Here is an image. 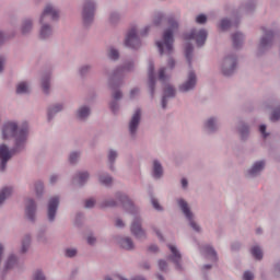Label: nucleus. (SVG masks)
<instances>
[{"instance_id":"obj_53","label":"nucleus","mask_w":280,"mask_h":280,"mask_svg":"<svg viewBox=\"0 0 280 280\" xmlns=\"http://www.w3.org/2000/svg\"><path fill=\"white\" fill-rule=\"evenodd\" d=\"M159 54H160V56H167V58H168L167 66L170 69H174L176 67V60H174V57H172V56H174V54L167 55L165 52L161 54L160 51H159Z\"/></svg>"},{"instance_id":"obj_26","label":"nucleus","mask_w":280,"mask_h":280,"mask_svg":"<svg viewBox=\"0 0 280 280\" xmlns=\"http://www.w3.org/2000/svg\"><path fill=\"white\" fill-rule=\"evenodd\" d=\"M165 176V168H163V163L159 159H154L151 163V177L153 180H161Z\"/></svg>"},{"instance_id":"obj_50","label":"nucleus","mask_w":280,"mask_h":280,"mask_svg":"<svg viewBox=\"0 0 280 280\" xmlns=\"http://www.w3.org/2000/svg\"><path fill=\"white\" fill-rule=\"evenodd\" d=\"M165 71H166L165 67L160 68L159 74H158L160 82H162L163 84H165V82H170V74H166Z\"/></svg>"},{"instance_id":"obj_10","label":"nucleus","mask_w":280,"mask_h":280,"mask_svg":"<svg viewBox=\"0 0 280 280\" xmlns=\"http://www.w3.org/2000/svg\"><path fill=\"white\" fill-rule=\"evenodd\" d=\"M5 248L3 244L0 243V277L2 280L5 279V275H8L9 270H12L16 266L19 258L14 254H10L8 258L3 262V253Z\"/></svg>"},{"instance_id":"obj_38","label":"nucleus","mask_w":280,"mask_h":280,"mask_svg":"<svg viewBox=\"0 0 280 280\" xmlns=\"http://www.w3.org/2000/svg\"><path fill=\"white\" fill-rule=\"evenodd\" d=\"M98 183L104 185V187H110L113 185V176L106 172L98 173Z\"/></svg>"},{"instance_id":"obj_27","label":"nucleus","mask_w":280,"mask_h":280,"mask_svg":"<svg viewBox=\"0 0 280 280\" xmlns=\"http://www.w3.org/2000/svg\"><path fill=\"white\" fill-rule=\"evenodd\" d=\"M62 110H65V103L50 104L46 109L47 122L51 124V120L56 119V115H58V113H62Z\"/></svg>"},{"instance_id":"obj_17","label":"nucleus","mask_w":280,"mask_h":280,"mask_svg":"<svg viewBox=\"0 0 280 280\" xmlns=\"http://www.w3.org/2000/svg\"><path fill=\"white\" fill-rule=\"evenodd\" d=\"M141 108H136L128 124V132L130 139H137V135H139V126H141Z\"/></svg>"},{"instance_id":"obj_8","label":"nucleus","mask_w":280,"mask_h":280,"mask_svg":"<svg viewBox=\"0 0 280 280\" xmlns=\"http://www.w3.org/2000/svg\"><path fill=\"white\" fill-rule=\"evenodd\" d=\"M238 65L240 60L237 58V54L230 52L220 61L219 71L223 78H233V75H235V71H237Z\"/></svg>"},{"instance_id":"obj_54","label":"nucleus","mask_w":280,"mask_h":280,"mask_svg":"<svg viewBox=\"0 0 280 280\" xmlns=\"http://www.w3.org/2000/svg\"><path fill=\"white\" fill-rule=\"evenodd\" d=\"M151 205L155 211H164L163 206L159 203V199L154 198V196H151Z\"/></svg>"},{"instance_id":"obj_20","label":"nucleus","mask_w":280,"mask_h":280,"mask_svg":"<svg viewBox=\"0 0 280 280\" xmlns=\"http://www.w3.org/2000/svg\"><path fill=\"white\" fill-rule=\"evenodd\" d=\"M202 129L206 135H218L220 132V117L209 116L202 122Z\"/></svg>"},{"instance_id":"obj_43","label":"nucleus","mask_w":280,"mask_h":280,"mask_svg":"<svg viewBox=\"0 0 280 280\" xmlns=\"http://www.w3.org/2000/svg\"><path fill=\"white\" fill-rule=\"evenodd\" d=\"M250 255L256 261H261V259H264V250H261L259 245H255L250 248Z\"/></svg>"},{"instance_id":"obj_59","label":"nucleus","mask_w":280,"mask_h":280,"mask_svg":"<svg viewBox=\"0 0 280 280\" xmlns=\"http://www.w3.org/2000/svg\"><path fill=\"white\" fill-rule=\"evenodd\" d=\"M86 242L89 246H95V244H97V237H95V235L93 234H89L86 237Z\"/></svg>"},{"instance_id":"obj_6","label":"nucleus","mask_w":280,"mask_h":280,"mask_svg":"<svg viewBox=\"0 0 280 280\" xmlns=\"http://www.w3.org/2000/svg\"><path fill=\"white\" fill-rule=\"evenodd\" d=\"M97 12V0H83L81 4V23L84 30H91L95 23Z\"/></svg>"},{"instance_id":"obj_24","label":"nucleus","mask_w":280,"mask_h":280,"mask_svg":"<svg viewBox=\"0 0 280 280\" xmlns=\"http://www.w3.org/2000/svg\"><path fill=\"white\" fill-rule=\"evenodd\" d=\"M39 30H38V38L39 40H51L54 38V25L49 22H45L38 20Z\"/></svg>"},{"instance_id":"obj_56","label":"nucleus","mask_w":280,"mask_h":280,"mask_svg":"<svg viewBox=\"0 0 280 280\" xmlns=\"http://www.w3.org/2000/svg\"><path fill=\"white\" fill-rule=\"evenodd\" d=\"M156 77L154 75V63L150 62L148 68V80H155Z\"/></svg>"},{"instance_id":"obj_58","label":"nucleus","mask_w":280,"mask_h":280,"mask_svg":"<svg viewBox=\"0 0 280 280\" xmlns=\"http://www.w3.org/2000/svg\"><path fill=\"white\" fill-rule=\"evenodd\" d=\"M231 250H232V253H240V250H242V243H240V242H233L232 244H231Z\"/></svg>"},{"instance_id":"obj_7","label":"nucleus","mask_w":280,"mask_h":280,"mask_svg":"<svg viewBox=\"0 0 280 280\" xmlns=\"http://www.w3.org/2000/svg\"><path fill=\"white\" fill-rule=\"evenodd\" d=\"M175 202L180 213L185 218L188 226H190L195 231V233H202V228L196 221V213H194V210H191V206H189V202H187L183 197L177 198Z\"/></svg>"},{"instance_id":"obj_22","label":"nucleus","mask_w":280,"mask_h":280,"mask_svg":"<svg viewBox=\"0 0 280 280\" xmlns=\"http://www.w3.org/2000/svg\"><path fill=\"white\" fill-rule=\"evenodd\" d=\"M59 19L60 11L54 4H47L39 16V21L46 23H51V21H58Z\"/></svg>"},{"instance_id":"obj_14","label":"nucleus","mask_w":280,"mask_h":280,"mask_svg":"<svg viewBox=\"0 0 280 280\" xmlns=\"http://www.w3.org/2000/svg\"><path fill=\"white\" fill-rule=\"evenodd\" d=\"M264 170H266V160H258L244 171V176L247 180H255V178H259L264 174Z\"/></svg>"},{"instance_id":"obj_12","label":"nucleus","mask_w":280,"mask_h":280,"mask_svg":"<svg viewBox=\"0 0 280 280\" xmlns=\"http://www.w3.org/2000/svg\"><path fill=\"white\" fill-rule=\"evenodd\" d=\"M60 208V196L56 195L48 199L46 206V220L49 224L56 222V217L58 215V209Z\"/></svg>"},{"instance_id":"obj_35","label":"nucleus","mask_w":280,"mask_h":280,"mask_svg":"<svg viewBox=\"0 0 280 280\" xmlns=\"http://www.w3.org/2000/svg\"><path fill=\"white\" fill-rule=\"evenodd\" d=\"M16 95H30L32 90L30 89V83L27 81H21L15 86Z\"/></svg>"},{"instance_id":"obj_23","label":"nucleus","mask_w":280,"mask_h":280,"mask_svg":"<svg viewBox=\"0 0 280 280\" xmlns=\"http://www.w3.org/2000/svg\"><path fill=\"white\" fill-rule=\"evenodd\" d=\"M93 115V108L89 104H81L74 110V118L81 124H85L88 119H91Z\"/></svg>"},{"instance_id":"obj_44","label":"nucleus","mask_w":280,"mask_h":280,"mask_svg":"<svg viewBox=\"0 0 280 280\" xmlns=\"http://www.w3.org/2000/svg\"><path fill=\"white\" fill-rule=\"evenodd\" d=\"M148 91L151 100L156 95V79H148Z\"/></svg>"},{"instance_id":"obj_39","label":"nucleus","mask_w":280,"mask_h":280,"mask_svg":"<svg viewBox=\"0 0 280 280\" xmlns=\"http://www.w3.org/2000/svg\"><path fill=\"white\" fill-rule=\"evenodd\" d=\"M80 159H82V151L80 150L71 151L68 155V163L70 165H78V163H80Z\"/></svg>"},{"instance_id":"obj_64","label":"nucleus","mask_w":280,"mask_h":280,"mask_svg":"<svg viewBox=\"0 0 280 280\" xmlns=\"http://www.w3.org/2000/svg\"><path fill=\"white\" fill-rule=\"evenodd\" d=\"M115 226L116 229H126V223L121 219H116L115 221Z\"/></svg>"},{"instance_id":"obj_52","label":"nucleus","mask_w":280,"mask_h":280,"mask_svg":"<svg viewBox=\"0 0 280 280\" xmlns=\"http://www.w3.org/2000/svg\"><path fill=\"white\" fill-rule=\"evenodd\" d=\"M271 275L275 277V279H280V260H277L273 264Z\"/></svg>"},{"instance_id":"obj_46","label":"nucleus","mask_w":280,"mask_h":280,"mask_svg":"<svg viewBox=\"0 0 280 280\" xmlns=\"http://www.w3.org/2000/svg\"><path fill=\"white\" fill-rule=\"evenodd\" d=\"M231 25H233V23L229 18H224L219 22L218 27L221 32H229V30H231Z\"/></svg>"},{"instance_id":"obj_32","label":"nucleus","mask_w":280,"mask_h":280,"mask_svg":"<svg viewBox=\"0 0 280 280\" xmlns=\"http://www.w3.org/2000/svg\"><path fill=\"white\" fill-rule=\"evenodd\" d=\"M106 56L110 62H119V60H121V52L119 51V48L115 46H109L106 49Z\"/></svg>"},{"instance_id":"obj_51","label":"nucleus","mask_w":280,"mask_h":280,"mask_svg":"<svg viewBox=\"0 0 280 280\" xmlns=\"http://www.w3.org/2000/svg\"><path fill=\"white\" fill-rule=\"evenodd\" d=\"M207 21H209V18L205 13H200L195 18L197 25H207Z\"/></svg>"},{"instance_id":"obj_19","label":"nucleus","mask_w":280,"mask_h":280,"mask_svg":"<svg viewBox=\"0 0 280 280\" xmlns=\"http://www.w3.org/2000/svg\"><path fill=\"white\" fill-rule=\"evenodd\" d=\"M235 130L241 143H247L250 139V124L246 120L240 119L236 122Z\"/></svg>"},{"instance_id":"obj_45","label":"nucleus","mask_w":280,"mask_h":280,"mask_svg":"<svg viewBox=\"0 0 280 280\" xmlns=\"http://www.w3.org/2000/svg\"><path fill=\"white\" fill-rule=\"evenodd\" d=\"M35 187V194L37 198H43V196L45 195V183H43V180H37L34 184Z\"/></svg>"},{"instance_id":"obj_41","label":"nucleus","mask_w":280,"mask_h":280,"mask_svg":"<svg viewBox=\"0 0 280 280\" xmlns=\"http://www.w3.org/2000/svg\"><path fill=\"white\" fill-rule=\"evenodd\" d=\"M93 71V65L92 63H85L79 67L78 73L80 78H86L89 73Z\"/></svg>"},{"instance_id":"obj_62","label":"nucleus","mask_w":280,"mask_h":280,"mask_svg":"<svg viewBox=\"0 0 280 280\" xmlns=\"http://www.w3.org/2000/svg\"><path fill=\"white\" fill-rule=\"evenodd\" d=\"M243 280H255V275L247 270L243 273Z\"/></svg>"},{"instance_id":"obj_36","label":"nucleus","mask_w":280,"mask_h":280,"mask_svg":"<svg viewBox=\"0 0 280 280\" xmlns=\"http://www.w3.org/2000/svg\"><path fill=\"white\" fill-rule=\"evenodd\" d=\"M244 34L242 32H236L232 34V45L234 49H242V45H244Z\"/></svg>"},{"instance_id":"obj_30","label":"nucleus","mask_w":280,"mask_h":280,"mask_svg":"<svg viewBox=\"0 0 280 280\" xmlns=\"http://www.w3.org/2000/svg\"><path fill=\"white\" fill-rule=\"evenodd\" d=\"M118 246L122 248V250L132 252L137 246L135 245V241L130 236H121L118 238Z\"/></svg>"},{"instance_id":"obj_37","label":"nucleus","mask_w":280,"mask_h":280,"mask_svg":"<svg viewBox=\"0 0 280 280\" xmlns=\"http://www.w3.org/2000/svg\"><path fill=\"white\" fill-rule=\"evenodd\" d=\"M256 8H257L256 0H247L244 4L241 5L240 12H245L246 14H248L250 12H255Z\"/></svg>"},{"instance_id":"obj_63","label":"nucleus","mask_w":280,"mask_h":280,"mask_svg":"<svg viewBox=\"0 0 280 280\" xmlns=\"http://www.w3.org/2000/svg\"><path fill=\"white\" fill-rule=\"evenodd\" d=\"M22 244H24L26 246H31V244H32V234H26L22 240Z\"/></svg>"},{"instance_id":"obj_18","label":"nucleus","mask_w":280,"mask_h":280,"mask_svg":"<svg viewBox=\"0 0 280 280\" xmlns=\"http://www.w3.org/2000/svg\"><path fill=\"white\" fill-rule=\"evenodd\" d=\"M168 248L171 250V255L167 256L168 261L174 264L177 272H185V266H183V254H180V250H178L175 245H168Z\"/></svg>"},{"instance_id":"obj_33","label":"nucleus","mask_w":280,"mask_h":280,"mask_svg":"<svg viewBox=\"0 0 280 280\" xmlns=\"http://www.w3.org/2000/svg\"><path fill=\"white\" fill-rule=\"evenodd\" d=\"M201 255H207L210 257L211 261H218V252L211 245H202L200 247Z\"/></svg>"},{"instance_id":"obj_40","label":"nucleus","mask_w":280,"mask_h":280,"mask_svg":"<svg viewBox=\"0 0 280 280\" xmlns=\"http://www.w3.org/2000/svg\"><path fill=\"white\" fill-rule=\"evenodd\" d=\"M36 240L39 242V244H50L49 236H47V230L46 229H39L36 234Z\"/></svg>"},{"instance_id":"obj_47","label":"nucleus","mask_w":280,"mask_h":280,"mask_svg":"<svg viewBox=\"0 0 280 280\" xmlns=\"http://www.w3.org/2000/svg\"><path fill=\"white\" fill-rule=\"evenodd\" d=\"M164 21H165V13L158 12L154 14L153 25H155V27H161L163 25Z\"/></svg>"},{"instance_id":"obj_13","label":"nucleus","mask_w":280,"mask_h":280,"mask_svg":"<svg viewBox=\"0 0 280 280\" xmlns=\"http://www.w3.org/2000/svg\"><path fill=\"white\" fill-rule=\"evenodd\" d=\"M141 38H139V34L137 33V28H130L124 39V47L127 49H132L133 51H139L142 47Z\"/></svg>"},{"instance_id":"obj_57","label":"nucleus","mask_w":280,"mask_h":280,"mask_svg":"<svg viewBox=\"0 0 280 280\" xmlns=\"http://www.w3.org/2000/svg\"><path fill=\"white\" fill-rule=\"evenodd\" d=\"M140 93H141V89L139 88L131 89L129 92L130 100H135L136 97H139Z\"/></svg>"},{"instance_id":"obj_55","label":"nucleus","mask_w":280,"mask_h":280,"mask_svg":"<svg viewBox=\"0 0 280 280\" xmlns=\"http://www.w3.org/2000/svg\"><path fill=\"white\" fill-rule=\"evenodd\" d=\"M158 266H159V270L161 272H167L168 265L165 259L158 260Z\"/></svg>"},{"instance_id":"obj_42","label":"nucleus","mask_w":280,"mask_h":280,"mask_svg":"<svg viewBox=\"0 0 280 280\" xmlns=\"http://www.w3.org/2000/svg\"><path fill=\"white\" fill-rule=\"evenodd\" d=\"M12 196V188L4 187L0 190V207H3L5 205V200Z\"/></svg>"},{"instance_id":"obj_3","label":"nucleus","mask_w":280,"mask_h":280,"mask_svg":"<svg viewBox=\"0 0 280 280\" xmlns=\"http://www.w3.org/2000/svg\"><path fill=\"white\" fill-rule=\"evenodd\" d=\"M30 141V122L24 121L20 126V132L13 138L12 147L0 144V172L4 174L8 170V162L12 156H19L27 152V143Z\"/></svg>"},{"instance_id":"obj_49","label":"nucleus","mask_w":280,"mask_h":280,"mask_svg":"<svg viewBox=\"0 0 280 280\" xmlns=\"http://www.w3.org/2000/svg\"><path fill=\"white\" fill-rule=\"evenodd\" d=\"M32 280H47V275L43 269H36L32 273Z\"/></svg>"},{"instance_id":"obj_9","label":"nucleus","mask_w":280,"mask_h":280,"mask_svg":"<svg viewBox=\"0 0 280 280\" xmlns=\"http://www.w3.org/2000/svg\"><path fill=\"white\" fill-rule=\"evenodd\" d=\"M275 47V31L262 27V35L259 38L256 55L266 56Z\"/></svg>"},{"instance_id":"obj_34","label":"nucleus","mask_w":280,"mask_h":280,"mask_svg":"<svg viewBox=\"0 0 280 280\" xmlns=\"http://www.w3.org/2000/svg\"><path fill=\"white\" fill-rule=\"evenodd\" d=\"M121 19H122L121 12L114 10L109 12L107 21L109 25H112V27H117V25L121 23Z\"/></svg>"},{"instance_id":"obj_2","label":"nucleus","mask_w":280,"mask_h":280,"mask_svg":"<svg viewBox=\"0 0 280 280\" xmlns=\"http://www.w3.org/2000/svg\"><path fill=\"white\" fill-rule=\"evenodd\" d=\"M135 71H137V60L127 59L109 74L107 86L112 92L108 108L112 114L119 115L121 100H124V91L120 90L124 86V78H126V73H135Z\"/></svg>"},{"instance_id":"obj_48","label":"nucleus","mask_w":280,"mask_h":280,"mask_svg":"<svg viewBox=\"0 0 280 280\" xmlns=\"http://www.w3.org/2000/svg\"><path fill=\"white\" fill-rule=\"evenodd\" d=\"M63 256L66 259H75L78 257V248L75 247H67L63 249Z\"/></svg>"},{"instance_id":"obj_28","label":"nucleus","mask_w":280,"mask_h":280,"mask_svg":"<svg viewBox=\"0 0 280 280\" xmlns=\"http://www.w3.org/2000/svg\"><path fill=\"white\" fill-rule=\"evenodd\" d=\"M40 86L44 95H49V93H51V71L43 72Z\"/></svg>"},{"instance_id":"obj_25","label":"nucleus","mask_w":280,"mask_h":280,"mask_svg":"<svg viewBox=\"0 0 280 280\" xmlns=\"http://www.w3.org/2000/svg\"><path fill=\"white\" fill-rule=\"evenodd\" d=\"M34 18L26 16L23 18L20 24V34L23 38H30V36L34 33Z\"/></svg>"},{"instance_id":"obj_21","label":"nucleus","mask_w":280,"mask_h":280,"mask_svg":"<svg viewBox=\"0 0 280 280\" xmlns=\"http://www.w3.org/2000/svg\"><path fill=\"white\" fill-rule=\"evenodd\" d=\"M174 97H176V86L172 85V83H165L162 89L161 108L167 110V104Z\"/></svg>"},{"instance_id":"obj_5","label":"nucleus","mask_w":280,"mask_h":280,"mask_svg":"<svg viewBox=\"0 0 280 280\" xmlns=\"http://www.w3.org/2000/svg\"><path fill=\"white\" fill-rule=\"evenodd\" d=\"M168 27L164 30L162 35V40L155 43L159 51L161 54H166L167 56L174 54V31L178 30V20L173 15L167 19Z\"/></svg>"},{"instance_id":"obj_16","label":"nucleus","mask_w":280,"mask_h":280,"mask_svg":"<svg viewBox=\"0 0 280 280\" xmlns=\"http://www.w3.org/2000/svg\"><path fill=\"white\" fill-rule=\"evenodd\" d=\"M185 40H195L197 47H205L207 38H209V31L207 28H200L199 31L191 30L184 35Z\"/></svg>"},{"instance_id":"obj_11","label":"nucleus","mask_w":280,"mask_h":280,"mask_svg":"<svg viewBox=\"0 0 280 280\" xmlns=\"http://www.w3.org/2000/svg\"><path fill=\"white\" fill-rule=\"evenodd\" d=\"M24 218L30 224L38 222V202L34 198H26L24 203Z\"/></svg>"},{"instance_id":"obj_4","label":"nucleus","mask_w":280,"mask_h":280,"mask_svg":"<svg viewBox=\"0 0 280 280\" xmlns=\"http://www.w3.org/2000/svg\"><path fill=\"white\" fill-rule=\"evenodd\" d=\"M185 58L188 62L189 70L184 82L178 85V91L183 94L194 93L198 86V74L196 73V70H194V65L191 63L194 60V45L191 43H186L185 45Z\"/></svg>"},{"instance_id":"obj_29","label":"nucleus","mask_w":280,"mask_h":280,"mask_svg":"<svg viewBox=\"0 0 280 280\" xmlns=\"http://www.w3.org/2000/svg\"><path fill=\"white\" fill-rule=\"evenodd\" d=\"M119 158V152L115 149H109L107 151V167L110 172H116L115 164L117 163V159Z\"/></svg>"},{"instance_id":"obj_15","label":"nucleus","mask_w":280,"mask_h":280,"mask_svg":"<svg viewBox=\"0 0 280 280\" xmlns=\"http://www.w3.org/2000/svg\"><path fill=\"white\" fill-rule=\"evenodd\" d=\"M21 132V125L16 120H8L2 126V139L8 141L9 139H14Z\"/></svg>"},{"instance_id":"obj_61","label":"nucleus","mask_w":280,"mask_h":280,"mask_svg":"<svg viewBox=\"0 0 280 280\" xmlns=\"http://www.w3.org/2000/svg\"><path fill=\"white\" fill-rule=\"evenodd\" d=\"M266 128H267L266 125L259 126V132L264 139H268V137H270V133L266 131Z\"/></svg>"},{"instance_id":"obj_31","label":"nucleus","mask_w":280,"mask_h":280,"mask_svg":"<svg viewBox=\"0 0 280 280\" xmlns=\"http://www.w3.org/2000/svg\"><path fill=\"white\" fill-rule=\"evenodd\" d=\"M91 178V173L89 171H79L73 176V180H77V184L79 187H84L86 183H89V179Z\"/></svg>"},{"instance_id":"obj_60","label":"nucleus","mask_w":280,"mask_h":280,"mask_svg":"<svg viewBox=\"0 0 280 280\" xmlns=\"http://www.w3.org/2000/svg\"><path fill=\"white\" fill-rule=\"evenodd\" d=\"M95 199L90 198L85 200L84 209H93L95 207Z\"/></svg>"},{"instance_id":"obj_1","label":"nucleus","mask_w":280,"mask_h":280,"mask_svg":"<svg viewBox=\"0 0 280 280\" xmlns=\"http://www.w3.org/2000/svg\"><path fill=\"white\" fill-rule=\"evenodd\" d=\"M121 205L126 213L133 215L130 224V233L136 240H148V234L143 230V218L141 217V209L135 205V201L122 191H117L114 198H105L100 202L101 209H117Z\"/></svg>"}]
</instances>
